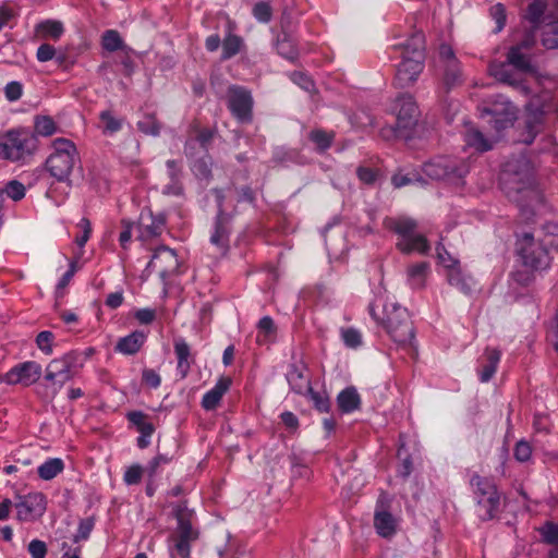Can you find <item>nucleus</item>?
I'll return each mask as SVG.
<instances>
[{
    "label": "nucleus",
    "mask_w": 558,
    "mask_h": 558,
    "mask_svg": "<svg viewBox=\"0 0 558 558\" xmlns=\"http://www.w3.org/2000/svg\"><path fill=\"white\" fill-rule=\"evenodd\" d=\"M173 515L178 525L170 537L172 558H191V546L198 539L199 532L192 525L193 511L187 508L186 501L177 504Z\"/></svg>",
    "instance_id": "4"
},
{
    "label": "nucleus",
    "mask_w": 558,
    "mask_h": 558,
    "mask_svg": "<svg viewBox=\"0 0 558 558\" xmlns=\"http://www.w3.org/2000/svg\"><path fill=\"white\" fill-rule=\"evenodd\" d=\"M64 469V463L60 458H51L38 466V476L44 481H50L60 474Z\"/></svg>",
    "instance_id": "33"
},
{
    "label": "nucleus",
    "mask_w": 558,
    "mask_h": 558,
    "mask_svg": "<svg viewBox=\"0 0 558 558\" xmlns=\"http://www.w3.org/2000/svg\"><path fill=\"white\" fill-rule=\"evenodd\" d=\"M227 106L238 122L251 123L253 121L254 99L247 88L239 85L229 86Z\"/></svg>",
    "instance_id": "12"
},
{
    "label": "nucleus",
    "mask_w": 558,
    "mask_h": 558,
    "mask_svg": "<svg viewBox=\"0 0 558 558\" xmlns=\"http://www.w3.org/2000/svg\"><path fill=\"white\" fill-rule=\"evenodd\" d=\"M507 183V195L514 202H520L535 195L534 175L531 162L524 157L509 161L504 171Z\"/></svg>",
    "instance_id": "5"
},
{
    "label": "nucleus",
    "mask_w": 558,
    "mask_h": 558,
    "mask_svg": "<svg viewBox=\"0 0 558 558\" xmlns=\"http://www.w3.org/2000/svg\"><path fill=\"white\" fill-rule=\"evenodd\" d=\"M485 112L487 114L492 116V119L488 122L493 124V128L497 132H500V131L507 129L511 123V119L508 118V116H496L489 109H486Z\"/></svg>",
    "instance_id": "56"
},
{
    "label": "nucleus",
    "mask_w": 558,
    "mask_h": 558,
    "mask_svg": "<svg viewBox=\"0 0 558 558\" xmlns=\"http://www.w3.org/2000/svg\"><path fill=\"white\" fill-rule=\"evenodd\" d=\"M142 380L144 384H146L150 388H158L161 384V378H160L159 374L151 368H145L143 371Z\"/></svg>",
    "instance_id": "57"
},
{
    "label": "nucleus",
    "mask_w": 558,
    "mask_h": 558,
    "mask_svg": "<svg viewBox=\"0 0 558 558\" xmlns=\"http://www.w3.org/2000/svg\"><path fill=\"white\" fill-rule=\"evenodd\" d=\"M143 468L140 464L131 465L124 473V482L128 485L138 484L142 480Z\"/></svg>",
    "instance_id": "53"
},
{
    "label": "nucleus",
    "mask_w": 558,
    "mask_h": 558,
    "mask_svg": "<svg viewBox=\"0 0 558 558\" xmlns=\"http://www.w3.org/2000/svg\"><path fill=\"white\" fill-rule=\"evenodd\" d=\"M99 119L104 123V133L113 134L122 128V119L116 118L110 110L101 111Z\"/></svg>",
    "instance_id": "41"
},
{
    "label": "nucleus",
    "mask_w": 558,
    "mask_h": 558,
    "mask_svg": "<svg viewBox=\"0 0 558 558\" xmlns=\"http://www.w3.org/2000/svg\"><path fill=\"white\" fill-rule=\"evenodd\" d=\"M376 307L377 305L371 304L369 314L385 328L391 340L401 347L412 345L415 332L408 310L395 302H386L380 315Z\"/></svg>",
    "instance_id": "1"
},
{
    "label": "nucleus",
    "mask_w": 558,
    "mask_h": 558,
    "mask_svg": "<svg viewBox=\"0 0 558 558\" xmlns=\"http://www.w3.org/2000/svg\"><path fill=\"white\" fill-rule=\"evenodd\" d=\"M438 62L442 69V84L447 90L462 83V71L453 49L441 44L438 49Z\"/></svg>",
    "instance_id": "14"
},
{
    "label": "nucleus",
    "mask_w": 558,
    "mask_h": 558,
    "mask_svg": "<svg viewBox=\"0 0 558 558\" xmlns=\"http://www.w3.org/2000/svg\"><path fill=\"white\" fill-rule=\"evenodd\" d=\"M492 15L497 23V32H500L506 24V12L502 4L498 3L492 8Z\"/></svg>",
    "instance_id": "64"
},
{
    "label": "nucleus",
    "mask_w": 558,
    "mask_h": 558,
    "mask_svg": "<svg viewBox=\"0 0 558 558\" xmlns=\"http://www.w3.org/2000/svg\"><path fill=\"white\" fill-rule=\"evenodd\" d=\"M231 384L232 380L230 377H220L214 388L204 395L202 399V407L207 411L215 410L220 403L223 395L231 387Z\"/></svg>",
    "instance_id": "21"
},
{
    "label": "nucleus",
    "mask_w": 558,
    "mask_h": 558,
    "mask_svg": "<svg viewBox=\"0 0 558 558\" xmlns=\"http://www.w3.org/2000/svg\"><path fill=\"white\" fill-rule=\"evenodd\" d=\"M179 268V260L174 250L160 245L154 250L153 256L147 265L146 270L156 272L160 278L174 275Z\"/></svg>",
    "instance_id": "15"
},
{
    "label": "nucleus",
    "mask_w": 558,
    "mask_h": 558,
    "mask_svg": "<svg viewBox=\"0 0 558 558\" xmlns=\"http://www.w3.org/2000/svg\"><path fill=\"white\" fill-rule=\"evenodd\" d=\"M28 553L32 558H45L47 554L46 543L39 539H33L28 544Z\"/></svg>",
    "instance_id": "59"
},
{
    "label": "nucleus",
    "mask_w": 558,
    "mask_h": 558,
    "mask_svg": "<svg viewBox=\"0 0 558 558\" xmlns=\"http://www.w3.org/2000/svg\"><path fill=\"white\" fill-rule=\"evenodd\" d=\"M52 146L53 153L47 158L46 168L51 177L65 181L78 160L76 147L66 138H56Z\"/></svg>",
    "instance_id": "8"
},
{
    "label": "nucleus",
    "mask_w": 558,
    "mask_h": 558,
    "mask_svg": "<svg viewBox=\"0 0 558 558\" xmlns=\"http://www.w3.org/2000/svg\"><path fill=\"white\" fill-rule=\"evenodd\" d=\"M447 278L448 282L452 287L460 289L463 293L468 294L471 292L472 287L470 280L463 277V275L458 268L452 267L451 269H449Z\"/></svg>",
    "instance_id": "36"
},
{
    "label": "nucleus",
    "mask_w": 558,
    "mask_h": 558,
    "mask_svg": "<svg viewBox=\"0 0 558 558\" xmlns=\"http://www.w3.org/2000/svg\"><path fill=\"white\" fill-rule=\"evenodd\" d=\"M23 86L21 83L13 81L5 85L4 95L9 101H16L22 97Z\"/></svg>",
    "instance_id": "55"
},
{
    "label": "nucleus",
    "mask_w": 558,
    "mask_h": 558,
    "mask_svg": "<svg viewBox=\"0 0 558 558\" xmlns=\"http://www.w3.org/2000/svg\"><path fill=\"white\" fill-rule=\"evenodd\" d=\"M429 271V264L427 262H420L410 265L407 268L408 282L413 289H422L425 286L426 278Z\"/></svg>",
    "instance_id": "26"
},
{
    "label": "nucleus",
    "mask_w": 558,
    "mask_h": 558,
    "mask_svg": "<svg viewBox=\"0 0 558 558\" xmlns=\"http://www.w3.org/2000/svg\"><path fill=\"white\" fill-rule=\"evenodd\" d=\"M82 367V353L70 351L61 357L50 361L46 367L45 379L62 387L66 381L71 380Z\"/></svg>",
    "instance_id": "9"
},
{
    "label": "nucleus",
    "mask_w": 558,
    "mask_h": 558,
    "mask_svg": "<svg viewBox=\"0 0 558 558\" xmlns=\"http://www.w3.org/2000/svg\"><path fill=\"white\" fill-rule=\"evenodd\" d=\"M95 526V519L93 517L81 519L78 522L77 532L73 535V543H80L88 539Z\"/></svg>",
    "instance_id": "42"
},
{
    "label": "nucleus",
    "mask_w": 558,
    "mask_h": 558,
    "mask_svg": "<svg viewBox=\"0 0 558 558\" xmlns=\"http://www.w3.org/2000/svg\"><path fill=\"white\" fill-rule=\"evenodd\" d=\"M166 219L163 216L141 215L135 226L136 239L143 243L160 236L165 230Z\"/></svg>",
    "instance_id": "19"
},
{
    "label": "nucleus",
    "mask_w": 558,
    "mask_h": 558,
    "mask_svg": "<svg viewBox=\"0 0 558 558\" xmlns=\"http://www.w3.org/2000/svg\"><path fill=\"white\" fill-rule=\"evenodd\" d=\"M78 227L82 229L83 233L75 238V242L80 247H83L89 239L92 227L87 218H83L80 221Z\"/></svg>",
    "instance_id": "62"
},
{
    "label": "nucleus",
    "mask_w": 558,
    "mask_h": 558,
    "mask_svg": "<svg viewBox=\"0 0 558 558\" xmlns=\"http://www.w3.org/2000/svg\"><path fill=\"white\" fill-rule=\"evenodd\" d=\"M464 141L468 146L484 153L493 148V144L483 135L481 131L471 126L464 133Z\"/></svg>",
    "instance_id": "29"
},
{
    "label": "nucleus",
    "mask_w": 558,
    "mask_h": 558,
    "mask_svg": "<svg viewBox=\"0 0 558 558\" xmlns=\"http://www.w3.org/2000/svg\"><path fill=\"white\" fill-rule=\"evenodd\" d=\"M34 128L41 136H51L57 131L56 122L48 116L36 117Z\"/></svg>",
    "instance_id": "38"
},
{
    "label": "nucleus",
    "mask_w": 558,
    "mask_h": 558,
    "mask_svg": "<svg viewBox=\"0 0 558 558\" xmlns=\"http://www.w3.org/2000/svg\"><path fill=\"white\" fill-rule=\"evenodd\" d=\"M40 364L35 361H26L13 366L5 373V383L8 385H22L28 387L35 384L41 376Z\"/></svg>",
    "instance_id": "17"
},
{
    "label": "nucleus",
    "mask_w": 558,
    "mask_h": 558,
    "mask_svg": "<svg viewBox=\"0 0 558 558\" xmlns=\"http://www.w3.org/2000/svg\"><path fill=\"white\" fill-rule=\"evenodd\" d=\"M278 52L289 60H294L298 56L296 50L288 39H282L277 45Z\"/></svg>",
    "instance_id": "61"
},
{
    "label": "nucleus",
    "mask_w": 558,
    "mask_h": 558,
    "mask_svg": "<svg viewBox=\"0 0 558 558\" xmlns=\"http://www.w3.org/2000/svg\"><path fill=\"white\" fill-rule=\"evenodd\" d=\"M544 114L541 111L529 114L524 121V132L520 141L526 145L533 143L537 134L543 130Z\"/></svg>",
    "instance_id": "24"
},
{
    "label": "nucleus",
    "mask_w": 558,
    "mask_h": 558,
    "mask_svg": "<svg viewBox=\"0 0 558 558\" xmlns=\"http://www.w3.org/2000/svg\"><path fill=\"white\" fill-rule=\"evenodd\" d=\"M173 458L172 457H169L167 454H162V453H158L147 465L146 468V471L148 473V476L150 478H153L157 471H158V468L161 465V464H167L169 463Z\"/></svg>",
    "instance_id": "54"
},
{
    "label": "nucleus",
    "mask_w": 558,
    "mask_h": 558,
    "mask_svg": "<svg viewBox=\"0 0 558 558\" xmlns=\"http://www.w3.org/2000/svg\"><path fill=\"white\" fill-rule=\"evenodd\" d=\"M257 327L266 338L274 337L276 333V326L274 319L270 316H264L260 318Z\"/></svg>",
    "instance_id": "58"
},
{
    "label": "nucleus",
    "mask_w": 558,
    "mask_h": 558,
    "mask_svg": "<svg viewBox=\"0 0 558 558\" xmlns=\"http://www.w3.org/2000/svg\"><path fill=\"white\" fill-rule=\"evenodd\" d=\"M137 128L141 132L157 136L160 133V123L153 116H146L143 120L138 121Z\"/></svg>",
    "instance_id": "46"
},
{
    "label": "nucleus",
    "mask_w": 558,
    "mask_h": 558,
    "mask_svg": "<svg viewBox=\"0 0 558 558\" xmlns=\"http://www.w3.org/2000/svg\"><path fill=\"white\" fill-rule=\"evenodd\" d=\"M507 62L513 68L523 71V72H532L533 68L531 65L530 58L520 50V47H511L507 53Z\"/></svg>",
    "instance_id": "31"
},
{
    "label": "nucleus",
    "mask_w": 558,
    "mask_h": 558,
    "mask_svg": "<svg viewBox=\"0 0 558 558\" xmlns=\"http://www.w3.org/2000/svg\"><path fill=\"white\" fill-rule=\"evenodd\" d=\"M184 193L182 179L170 180L168 184L163 186V194L181 196Z\"/></svg>",
    "instance_id": "63"
},
{
    "label": "nucleus",
    "mask_w": 558,
    "mask_h": 558,
    "mask_svg": "<svg viewBox=\"0 0 558 558\" xmlns=\"http://www.w3.org/2000/svg\"><path fill=\"white\" fill-rule=\"evenodd\" d=\"M384 227L399 236L396 247L401 253L416 252L421 255L429 253L430 245L426 236L416 232L418 225L415 219L405 216L387 217L384 220Z\"/></svg>",
    "instance_id": "3"
},
{
    "label": "nucleus",
    "mask_w": 558,
    "mask_h": 558,
    "mask_svg": "<svg viewBox=\"0 0 558 558\" xmlns=\"http://www.w3.org/2000/svg\"><path fill=\"white\" fill-rule=\"evenodd\" d=\"M145 341L146 335L143 331L135 330L121 338L116 345V350L120 353L132 355L141 350Z\"/></svg>",
    "instance_id": "25"
},
{
    "label": "nucleus",
    "mask_w": 558,
    "mask_h": 558,
    "mask_svg": "<svg viewBox=\"0 0 558 558\" xmlns=\"http://www.w3.org/2000/svg\"><path fill=\"white\" fill-rule=\"evenodd\" d=\"M397 47L402 49V60L396 71L395 85L404 88L412 85L424 69L425 36L415 32Z\"/></svg>",
    "instance_id": "2"
},
{
    "label": "nucleus",
    "mask_w": 558,
    "mask_h": 558,
    "mask_svg": "<svg viewBox=\"0 0 558 558\" xmlns=\"http://www.w3.org/2000/svg\"><path fill=\"white\" fill-rule=\"evenodd\" d=\"M287 379L292 388L299 395L307 392L312 387L310 378L306 374V367L304 364H292L289 372L287 373Z\"/></svg>",
    "instance_id": "22"
},
{
    "label": "nucleus",
    "mask_w": 558,
    "mask_h": 558,
    "mask_svg": "<svg viewBox=\"0 0 558 558\" xmlns=\"http://www.w3.org/2000/svg\"><path fill=\"white\" fill-rule=\"evenodd\" d=\"M310 140L316 144L320 150H326L332 144L333 135L323 130H313L308 135Z\"/></svg>",
    "instance_id": "43"
},
{
    "label": "nucleus",
    "mask_w": 558,
    "mask_h": 558,
    "mask_svg": "<svg viewBox=\"0 0 558 558\" xmlns=\"http://www.w3.org/2000/svg\"><path fill=\"white\" fill-rule=\"evenodd\" d=\"M1 190L3 191V195L7 194L8 197L15 202L21 201L25 196V186L17 180L8 182Z\"/></svg>",
    "instance_id": "45"
},
{
    "label": "nucleus",
    "mask_w": 558,
    "mask_h": 558,
    "mask_svg": "<svg viewBox=\"0 0 558 558\" xmlns=\"http://www.w3.org/2000/svg\"><path fill=\"white\" fill-rule=\"evenodd\" d=\"M36 57L39 62L50 61L56 57V49L49 44H43L38 47Z\"/></svg>",
    "instance_id": "60"
},
{
    "label": "nucleus",
    "mask_w": 558,
    "mask_h": 558,
    "mask_svg": "<svg viewBox=\"0 0 558 558\" xmlns=\"http://www.w3.org/2000/svg\"><path fill=\"white\" fill-rule=\"evenodd\" d=\"M423 173L433 180H446L452 184H463L470 172L468 160L459 157L439 156L423 165Z\"/></svg>",
    "instance_id": "7"
},
{
    "label": "nucleus",
    "mask_w": 558,
    "mask_h": 558,
    "mask_svg": "<svg viewBox=\"0 0 558 558\" xmlns=\"http://www.w3.org/2000/svg\"><path fill=\"white\" fill-rule=\"evenodd\" d=\"M242 47V39L236 35H228L222 41V59L228 60L238 54Z\"/></svg>",
    "instance_id": "35"
},
{
    "label": "nucleus",
    "mask_w": 558,
    "mask_h": 558,
    "mask_svg": "<svg viewBox=\"0 0 558 558\" xmlns=\"http://www.w3.org/2000/svg\"><path fill=\"white\" fill-rule=\"evenodd\" d=\"M101 44L104 49L113 52L123 47V40L120 34L114 29H108L102 34Z\"/></svg>",
    "instance_id": "37"
},
{
    "label": "nucleus",
    "mask_w": 558,
    "mask_h": 558,
    "mask_svg": "<svg viewBox=\"0 0 558 558\" xmlns=\"http://www.w3.org/2000/svg\"><path fill=\"white\" fill-rule=\"evenodd\" d=\"M514 458L519 462H526L530 460L532 456V447L530 442L525 440H520L515 444L514 447Z\"/></svg>",
    "instance_id": "52"
},
{
    "label": "nucleus",
    "mask_w": 558,
    "mask_h": 558,
    "mask_svg": "<svg viewBox=\"0 0 558 558\" xmlns=\"http://www.w3.org/2000/svg\"><path fill=\"white\" fill-rule=\"evenodd\" d=\"M341 338L348 348L356 349L362 344L361 332L352 327L341 329Z\"/></svg>",
    "instance_id": "44"
},
{
    "label": "nucleus",
    "mask_w": 558,
    "mask_h": 558,
    "mask_svg": "<svg viewBox=\"0 0 558 558\" xmlns=\"http://www.w3.org/2000/svg\"><path fill=\"white\" fill-rule=\"evenodd\" d=\"M546 3L543 0H533L526 9L525 17L534 25L541 23L542 16L545 12Z\"/></svg>",
    "instance_id": "40"
},
{
    "label": "nucleus",
    "mask_w": 558,
    "mask_h": 558,
    "mask_svg": "<svg viewBox=\"0 0 558 558\" xmlns=\"http://www.w3.org/2000/svg\"><path fill=\"white\" fill-rule=\"evenodd\" d=\"M518 253L525 267L534 270L545 269L550 264V256L543 241L535 240L530 233L518 241Z\"/></svg>",
    "instance_id": "11"
},
{
    "label": "nucleus",
    "mask_w": 558,
    "mask_h": 558,
    "mask_svg": "<svg viewBox=\"0 0 558 558\" xmlns=\"http://www.w3.org/2000/svg\"><path fill=\"white\" fill-rule=\"evenodd\" d=\"M542 41L547 49L558 48V23L549 25L543 35Z\"/></svg>",
    "instance_id": "51"
},
{
    "label": "nucleus",
    "mask_w": 558,
    "mask_h": 558,
    "mask_svg": "<svg viewBox=\"0 0 558 558\" xmlns=\"http://www.w3.org/2000/svg\"><path fill=\"white\" fill-rule=\"evenodd\" d=\"M356 175L364 184H374L379 175L377 169L360 166L356 169Z\"/></svg>",
    "instance_id": "50"
},
{
    "label": "nucleus",
    "mask_w": 558,
    "mask_h": 558,
    "mask_svg": "<svg viewBox=\"0 0 558 558\" xmlns=\"http://www.w3.org/2000/svg\"><path fill=\"white\" fill-rule=\"evenodd\" d=\"M253 15L258 22L268 23L272 16V9L269 2H257L253 8Z\"/></svg>",
    "instance_id": "47"
},
{
    "label": "nucleus",
    "mask_w": 558,
    "mask_h": 558,
    "mask_svg": "<svg viewBox=\"0 0 558 558\" xmlns=\"http://www.w3.org/2000/svg\"><path fill=\"white\" fill-rule=\"evenodd\" d=\"M16 518L20 521H34L40 518L47 508L46 496L43 493H29L19 498L15 504Z\"/></svg>",
    "instance_id": "16"
},
{
    "label": "nucleus",
    "mask_w": 558,
    "mask_h": 558,
    "mask_svg": "<svg viewBox=\"0 0 558 558\" xmlns=\"http://www.w3.org/2000/svg\"><path fill=\"white\" fill-rule=\"evenodd\" d=\"M470 482L473 487L477 505L484 509V513L481 514L482 519L492 520L497 514L500 504V497L495 483L487 477L480 476L478 474H473Z\"/></svg>",
    "instance_id": "10"
},
{
    "label": "nucleus",
    "mask_w": 558,
    "mask_h": 558,
    "mask_svg": "<svg viewBox=\"0 0 558 558\" xmlns=\"http://www.w3.org/2000/svg\"><path fill=\"white\" fill-rule=\"evenodd\" d=\"M544 543L549 545H558V522L546 521L537 529Z\"/></svg>",
    "instance_id": "39"
},
{
    "label": "nucleus",
    "mask_w": 558,
    "mask_h": 558,
    "mask_svg": "<svg viewBox=\"0 0 558 558\" xmlns=\"http://www.w3.org/2000/svg\"><path fill=\"white\" fill-rule=\"evenodd\" d=\"M311 401L319 412H328L330 408V400L325 392L314 391L312 388L307 391Z\"/></svg>",
    "instance_id": "49"
},
{
    "label": "nucleus",
    "mask_w": 558,
    "mask_h": 558,
    "mask_svg": "<svg viewBox=\"0 0 558 558\" xmlns=\"http://www.w3.org/2000/svg\"><path fill=\"white\" fill-rule=\"evenodd\" d=\"M337 402L342 412L350 413L359 408L360 396L354 388H347L338 395Z\"/></svg>",
    "instance_id": "30"
},
{
    "label": "nucleus",
    "mask_w": 558,
    "mask_h": 558,
    "mask_svg": "<svg viewBox=\"0 0 558 558\" xmlns=\"http://www.w3.org/2000/svg\"><path fill=\"white\" fill-rule=\"evenodd\" d=\"M174 353L178 360L177 369L182 378H185L195 362L190 344L181 337L173 341Z\"/></svg>",
    "instance_id": "20"
},
{
    "label": "nucleus",
    "mask_w": 558,
    "mask_h": 558,
    "mask_svg": "<svg viewBox=\"0 0 558 558\" xmlns=\"http://www.w3.org/2000/svg\"><path fill=\"white\" fill-rule=\"evenodd\" d=\"M374 526L383 537H390L396 533V520L386 510H377L374 515Z\"/></svg>",
    "instance_id": "27"
},
{
    "label": "nucleus",
    "mask_w": 558,
    "mask_h": 558,
    "mask_svg": "<svg viewBox=\"0 0 558 558\" xmlns=\"http://www.w3.org/2000/svg\"><path fill=\"white\" fill-rule=\"evenodd\" d=\"M191 132L194 133L195 137L194 140L193 138H189L186 142H185V145H184V153L186 155H190V149H192V145L194 143V141L198 142L199 145L205 149L207 150V147L208 145L211 143L213 141V137H214V131L208 129V128H204V129H201L198 123L194 122L192 125H191Z\"/></svg>",
    "instance_id": "28"
},
{
    "label": "nucleus",
    "mask_w": 558,
    "mask_h": 558,
    "mask_svg": "<svg viewBox=\"0 0 558 558\" xmlns=\"http://www.w3.org/2000/svg\"><path fill=\"white\" fill-rule=\"evenodd\" d=\"M231 216L220 210L215 220L210 243L216 247L219 256H225L229 251V236L231 232Z\"/></svg>",
    "instance_id": "18"
},
{
    "label": "nucleus",
    "mask_w": 558,
    "mask_h": 558,
    "mask_svg": "<svg viewBox=\"0 0 558 558\" xmlns=\"http://www.w3.org/2000/svg\"><path fill=\"white\" fill-rule=\"evenodd\" d=\"M393 110L397 116V133L398 136H408V131L412 130L418 119V107L413 98L409 94H402L395 100Z\"/></svg>",
    "instance_id": "13"
},
{
    "label": "nucleus",
    "mask_w": 558,
    "mask_h": 558,
    "mask_svg": "<svg viewBox=\"0 0 558 558\" xmlns=\"http://www.w3.org/2000/svg\"><path fill=\"white\" fill-rule=\"evenodd\" d=\"M36 31L43 38L58 40L63 35L64 27L60 21L46 20L37 24Z\"/></svg>",
    "instance_id": "32"
},
{
    "label": "nucleus",
    "mask_w": 558,
    "mask_h": 558,
    "mask_svg": "<svg viewBox=\"0 0 558 558\" xmlns=\"http://www.w3.org/2000/svg\"><path fill=\"white\" fill-rule=\"evenodd\" d=\"M53 339H54V335L49 330H45L37 335L36 344L41 352H44L47 355H50V354H52Z\"/></svg>",
    "instance_id": "48"
},
{
    "label": "nucleus",
    "mask_w": 558,
    "mask_h": 558,
    "mask_svg": "<svg viewBox=\"0 0 558 558\" xmlns=\"http://www.w3.org/2000/svg\"><path fill=\"white\" fill-rule=\"evenodd\" d=\"M501 357V352L496 348H486L478 369L480 380L482 383L489 381L497 371Z\"/></svg>",
    "instance_id": "23"
},
{
    "label": "nucleus",
    "mask_w": 558,
    "mask_h": 558,
    "mask_svg": "<svg viewBox=\"0 0 558 558\" xmlns=\"http://www.w3.org/2000/svg\"><path fill=\"white\" fill-rule=\"evenodd\" d=\"M211 167H213L211 157L206 155V156L197 159L193 163L192 171L197 179L209 181L211 179Z\"/></svg>",
    "instance_id": "34"
},
{
    "label": "nucleus",
    "mask_w": 558,
    "mask_h": 558,
    "mask_svg": "<svg viewBox=\"0 0 558 558\" xmlns=\"http://www.w3.org/2000/svg\"><path fill=\"white\" fill-rule=\"evenodd\" d=\"M36 135L26 129H13L0 135V159L21 162L37 149Z\"/></svg>",
    "instance_id": "6"
}]
</instances>
